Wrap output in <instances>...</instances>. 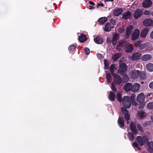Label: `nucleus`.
<instances>
[{
    "instance_id": "obj_31",
    "label": "nucleus",
    "mask_w": 153,
    "mask_h": 153,
    "mask_svg": "<svg viewBox=\"0 0 153 153\" xmlns=\"http://www.w3.org/2000/svg\"><path fill=\"white\" fill-rule=\"evenodd\" d=\"M115 98V94L112 91H110L109 94V99L111 101L114 100Z\"/></svg>"
},
{
    "instance_id": "obj_18",
    "label": "nucleus",
    "mask_w": 153,
    "mask_h": 153,
    "mask_svg": "<svg viewBox=\"0 0 153 153\" xmlns=\"http://www.w3.org/2000/svg\"><path fill=\"white\" fill-rule=\"evenodd\" d=\"M147 145V148L148 151L150 152H153V142L151 141L149 143L148 142Z\"/></svg>"
},
{
    "instance_id": "obj_22",
    "label": "nucleus",
    "mask_w": 153,
    "mask_h": 153,
    "mask_svg": "<svg viewBox=\"0 0 153 153\" xmlns=\"http://www.w3.org/2000/svg\"><path fill=\"white\" fill-rule=\"evenodd\" d=\"M149 29L147 28H145L141 32V36L143 38H145L148 33Z\"/></svg>"
},
{
    "instance_id": "obj_7",
    "label": "nucleus",
    "mask_w": 153,
    "mask_h": 153,
    "mask_svg": "<svg viewBox=\"0 0 153 153\" xmlns=\"http://www.w3.org/2000/svg\"><path fill=\"white\" fill-rule=\"evenodd\" d=\"M152 4V1L151 0H145L142 3L143 7L147 8L151 7Z\"/></svg>"
},
{
    "instance_id": "obj_36",
    "label": "nucleus",
    "mask_w": 153,
    "mask_h": 153,
    "mask_svg": "<svg viewBox=\"0 0 153 153\" xmlns=\"http://www.w3.org/2000/svg\"><path fill=\"white\" fill-rule=\"evenodd\" d=\"M121 56V54L120 53H117L115 54L113 57V59L114 61H116Z\"/></svg>"
},
{
    "instance_id": "obj_13",
    "label": "nucleus",
    "mask_w": 153,
    "mask_h": 153,
    "mask_svg": "<svg viewBox=\"0 0 153 153\" xmlns=\"http://www.w3.org/2000/svg\"><path fill=\"white\" fill-rule=\"evenodd\" d=\"M120 37V35L118 33H115L113 34V39L112 40V42L114 45H115L117 41L118 40Z\"/></svg>"
},
{
    "instance_id": "obj_29",
    "label": "nucleus",
    "mask_w": 153,
    "mask_h": 153,
    "mask_svg": "<svg viewBox=\"0 0 153 153\" xmlns=\"http://www.w3.org/2000/svg\"><path fill=\"white\" fill-rule=\"evenodd\" d=\"M146 68L150 71H153V64L151 63H149L146 65Z\"/></svg>"
},
{
    "instance_id": "obj_10",
    "label": "nucleus",
    "mask_w": 153,
    "mask_h": 153,
    "mask_svg": "<svg viewBox=\"0 0 153 153\" xmlns=\"http://www.w3.org/2000/svg\"><path fill=\"white\" fill-rule=\"evenodd\" d=\"M126 42L124 41H120L116 46V50H118V51H120L124 46L126 45Z\"/></svg>"
},
{
    "instance_id": "obj_54",
    "label": "nucleus",
    "mask_w": 153,
    "mask_h": 153,
    "mask_svg": "<svg viewBox=\"0 0 153 153\" xmlns=\"http://www.w3.org/2000/svg\"><path fill=\"white\" fill-rule=\"evenodd\" d=\"M152 49V47L151 46L149 47L147 49V51H151Z\"/></svg>"
},
{
    "instance_id": "obj_26",
    "label": "nucleus",
    "mask_w": 153,
    "mask_h": 153,
    "mask_svg": "<svg viewBox=\"0 0 153 153\" xmlns=\"http://www.w3.org/2000/svg\"><path fill=\"white\" fill-rule=\"evenodd\" d=\"M152 58V56L150 54H145L141 57V59L143 61H147L150 59Z\"/></svg>"
},
{
    "instance_id": "obj_1",
    "label": "nucleus",
    "mask_w": 153,
    "mask_h": 153,
    "mask_svg": "<svg viewBox=\"0 0 153 153\" xmlns=\"http://www.w3.org/2000/svg\"><path fill=\"white\" fill-rule=\"evenodd\" d=\"M127 70V67L126 65L125 64L122 63L120 65L119 70L118 71V73L123 76L126 81H127L128 80L127 75L125 74Z\"/></svg>"
},
{
    "instance_id": "obj_47",
    "label": "nucleus",
    "mask_w": 153,
    "mask_h": 153,
    "mask_svg": "<svg viewBox=\"0 0 153 153\" xmlns=\"http://www.w3.org/2000/svg\"><path fill=\"white\" fill-rule=\"evenodd\" d=\"M141 42L140 41H137L135 44V45L136 47H140V45H141Z\"/></svg>"
},
{
    "instance_id": "obj_15",
    "label": "nucleus",
    "mask_w": 153,
    "mask_h": 153,
    "mask_svg": "<svg viewBox=\"0 0 153 153\" xmlns=\"http://www.w3.org/2000/svg\"><path fill=\"white\" fill-rule=\"evenodd\" d=\"M137 100L140 103H143L144 101L145 97L144 94L141 93L138 94L137 97Z\"/></svg>"
},
{
    "instance_id": "obj_48",
    "label": "nucleus",
    "mask_w": 153,
    "mask_h": 153,
    "mask_svg": "<svg viewBox=\"0 0 153 153\" xmlns=\"http://www.w3.org/2000/svg\"><path fill=\"white\" fill-rule=\"evenodd\" d=\"M106 78H111V76L110 74L109 73L107 72V71L105 72Z\"/></svg>"
},
{
    "instance_id": "obj_43",
    "label": "nucleus",
    "mask_w": 153,
    "mask_h": 153,
    "mask_svg": "<svg viewBox=\"0 0 153 153\" xmlns=\"http://www.w3.org/2000/svg\"><path fill=\"white\" fill-rule=\"evenodd\" d=\"M144 15H150L151 13L149 11L147 10H145L143 13Z\"/></svg>"
},
{
    "instance_id": "obj_39",
    "label": "nucleus",
    "mask_w": 153,
    "mask_h": 153,
    "mask_svg": "<svg viewBox=\"0 0 153 153\" xmlns=\"http://www.w3.org/2000/svg\"><path fill=\"white\" fill-rule=\"evenodd\" d=\"M104 63L105 67L106 69H107L109 68V65H108V62L107 60L105 59L104 61Z\"/></svg>"
},
{
    "instance_id": "obj_12",
    "label": "nucleus",
    "mask_w": 153,
    "mask_h": 153,
    "mask_svg": "<svg viewBox=\"0 0 153 153\" xmlns=\"http://www.w3.org/2000/svg\"><path fill=\"white\" fill-rule=\"evenodd\" d=\"M141 56L140 53L136 52L133 54V55L130 56V59L132 60H136L140 59Z\"/></svg>"
},
{
    "instance_id": "obj_50",
    "label": "nucleus",
    "mask_w": 153,
    "mask_h": 153,
    "mask_svg": "<svg viewBox=\"0 0 153 153\" xmlns=\"http://www.w3.org/2000/svg\"><path fill=\"white\" fill-rule=\"evenodd\" d=\"M137 127L139 131H143L142 128L139 125H137Z\"/></svg>"
},
{
    "instance_id": "obj_44",
    "label": "nucleus",
    "mask_w": 153,
    "mask_h": 153,
    "mask_svg": "<svg viewBox=\"0 0 153 153\" xmlns=\"http://www.w3.org/2000/svg\"><path fill=\"white\" fill-rule=\"evenodd\" d=\"M85 53L87 55H88L90 53V50L89 48H84Z\"/></svg>"
},
{
    "instance_id": "obj_37",
    "label": "nucleus",
    "mask_w": 153,
    "mask_h": 153,
    "mask_svg": "<svg viewBox=\"0 0 153 153\" xmlns=\"http://www.w3.org/2000/svg\"><path fill=\"white\" fill-rule=\"evenodd\" d=\"M129 138L130 140L132 141L134 140V137L133 134L131 132H129L128 134Z\"/></svg>"
},
{
    "instance_id": "obj_60",
    "label": "nucleus",
    "mask_w": 153,
    "mask_h": 153,
    "mask_svg": "<svg viewBox=\"0 0 153 153\" xmlns=\"http://www.w3.org/2000/svg\"><path fill=\"white\" fill-rule=\"evenodd\" d=\"M89 3L91 5H93L94 4V2L92 1H89Z\"/></svg>"
},
{
    "instance_id": "obj_4",
    "label": "nucleus",
    "mask_w": 153,
    "mask_h": 153,
    "mask_svg": "<svg viewBox=\"0 0 153 153\" xmlns=\"http://www.w3.org/2000/svg\"><path fill=\"white\" fill-rule=\"evenodd\" d=\"M123 106L126 108H129L131 105V97L128 96H125L122 100Z\"/></svg>"
},
{
    "instance_id": "obj_23",
    "label": "nucleus",
    "mask_w": 153,
    "mask_h": 153,
    "mask_svg": "<svg viewBox=\"0 0 153 153\" xmlns=\"http://www.w3.org/2000/svg\"><path fill=\"white\" fill-rule=\"evenodd\" d=\"M146 116V114L143 111H140L137 114V117L140 119L144 118Z\"/></svg>"
},
{
    "instance_id": "obj_19",
    "label": "nucleus",
    "mask_w": 153,
    "mask_h": 153,
    "mask_svg": "<svg viewBox=\"0 0 153 153\" xmlns=\"http://www.w3.org/2000/svg\"><path fill=\"white\" fill-rule=\"evenodd\" d=\"M130 128L132 132L134 134H137V131L136 129V126L134 122H131L130 125Z\"/></svg>"
},
{
    "instance_id": "obj_6",
    "label": "nucleus",
    "mask_w": 153,
    "mask_h": 153,
    "mask_svg": "<svg viewBox=\"0 0 153 153\" xmlns=\"http://www.w3.org/2000/svg\"><path fill=\"white\" fill-rule=\"evenodd\" d=\"M134 29V27L132 25H130L127 27L126 30V37L127 38L130 36Z\"/></svg>"
},
{
    "instance_id": "obj_33",
    "label": "nucleus",
    "mask_w": 153,
    "mask_h": 153,
    "mask_svg": "<svg viewBox=\"0 0 153 153\" xmlns=\"http://www.w3.org/2000/svg\"><path fill=\"white\" fill-rule=\"evenodd\" d=\"M149 44L150 43L149 42H146L143 44H141L140 45V49H143L149 46Z\"/></svg>"
},
{
    "instance_id": "obj_16",
    "label": "nucleus",
    "mask_w": 153,
    "mask_h": 153,
    "mask_svg": "<svg viewBox=\"0 0 153 153\" xmlns=\"http://www.w3.org/2000/svg\"><path fill=\"white\" fill-rule=\"evenodd\" d=\"M122 112L125 114V119L127 121H128L130 119V116L128 114V111L123 108H121ZM127 123H128L129 122L127 121Z\"/></svg>"
},
{
    "instance_id": "obj_45",
    "label": "nucleus",
    "mask_w": 153,
    "mask_h": 153,
    "mask_svg": "<svg viewBox=\"0 0 153 153\" xmlns=\"http://www.w3.org/2000/svg\"><path fill=\"white\" fill-rule=\"evenodd\" d=\"M124 28L123 27H120L118 29L119 32L120 33H122L124 32Z\"/></svg>"
},
{
    "instance_id": "obj_21",
    "label": "nucleus",
    "mask_w": 153,
    "mask_h": 153,
    "mask_svg": "<svg viewBox=\"0 0 153 153\" xmlns=\"http://www.w3.org/2000/svg\"><path fill=\"white\" fill-rule=\"evenodd\" d=\"M123 12V9L121 8H118L114 10L113 11V14L115 16H117L121 14Z\"/></svg>"
},
{
    "instance_id": "obj_58",
    "label": "nucleus",
    "mask_w": 153,
    "mask_h": 153,
    "mask_svg": "<svg viewBox=\"0 0 153 153\" xmlns=\"http://www.w3.org/2000/svg\"><path fill=\"white\" fill-rule=\"evenodd\" d=\"M98 5L99 6L103 7V5L102 4H98Z\"/></svg>"
},
{
    "instance_id": "obj_52",
    "label": "nucleus",
    "mask_w": 153,
    "mask_h": 153,
    "mask_svg": "<svg viewBox=\"0 0 153 153\" xmlns=\"http://www.w3.org/2000/svg\"><path fill=\"white\" fill-rule=\"evenodd\" d=\"M149 87L153 89V81L150 83Z\"/></svg>"
},
{
    "instance_id": "obj_25",
    "label": "nucleus",
    "mask_w": 153,
    "mask_h": 153,
    "mask_svg": "<svg viewBox=\"0 0 153 153\" xmlns=\"http://www.w3.org/2000/svg\"><path fill=\"white\" fill-rule=\"evenodd\" d=\"M107 20L106 17H102L99 18L97 21L100 24L103 25L107 21Z\"/></svg>"
},
{
    "instance_id": "obj_57",
    "label": "nucleus",
    "mask_w": 153,
    "mask_h": 153,
    "mask_svg": "<svg viewBox=\"0 0 153 153\" xmlns=\"http://www.w3.org/2000/svg\"><path fill=\"white\" fill-rule=\"evenodd\" d=\"M107 42L110 43L111 42V40L109 39V38H107Z\"/></svg>"
},
{
    "instance_id": "obj_5",
    "label": "nucleus",
    "mask_w": 153,
    "mask_h": 153,
    "mask_svg": "<svg viewBox=\"0 0 153 153\" xmlns=\"http://www.w3.org/2000/svg\"><path fill=\"white\" fill-rule=\"evenodd\" d=\"M140 30L138 29H135L131 36V39L133 41L137 39L140 35Z\"/></svg>"
},
{
    "instance_id": "obj_51",
    "label": "nucleus",
    "mask_w": 153,
    "mask_h": 153,
    "mask_svg": "<svg viewBox=\"0 0 153 153\" xmlns=\"http://www.w3.org/2000/svg\"><path fill=\"white\" fill-rule=\"evenodd\" d=\"M107 82L108 83H110L111 81V78H106Z\"/></svg>"
},
{
    "instance_id": "obj_35",
    "label": "nucleus",
    "mask_w": 153,
    "mask_h": 153,
    "mask_svg": "<svg viewBox=\"0 0 153 153\" xmlns=\"http://www.w3.org/2000/svg\"><path fill=\"white\" fill-rule=\"evenodd\" d=\"M122 94L121 93H119L117 94V98L118 100L121 102L122 101L123 99H121Z\"/></svg>"
},
{
    "instance_id": "obj_20",
    "label": "nucleus",
    "mask_w": 153,
    "mask_h": 153,
    "mask_svg": "<svg viewBox=\"0 0 153 153\" xmlns=\"http://www.w3.org/2000/svg\"><path fill=\"white\" fill-rule=\"evenodd\" d=\"M133 49V45L130 44H128L125 48V51L126 52H130Z\"/></svg>"
},
{
    "instance_id": "obj_9",
    "label": "nucleus",
    "mask_w": 153,
    "mask_h": 153,
    "mask_svg": "<svg viewBox=\"0 0 153 153\" xmlns=\"http://www.w3.org/2000/svg\"><path fill=\"white\" fill-rule=\"evenodd\" d=\"M143 11L140 9L136 10L134 14V17L135 19H137L140 17L142 15Z\"/></svg>"
},
{
    "instance_id": "obj_61",
    "label": "nucleus",
    "mask_w": 153,
    "mask_h": 153,
    "mask_svg": "<svg viewBox=\"0 0 153 153\" xmlns=\"http://www.w3.org/2000/svg\"><path fill=\"white\" fill-rule=\"evenodd\" d=\"M152 94V93H149L148 94H147V96L148 97V96H151V94Z\"/></svg>"
},
{
    "instance_id": "obj_32",
    "label": "nucleus",
    "mask_w": 153,
    "mask_h": 153,
    "mask_svg": "<svg viewBox=\"0 0 153 153\" xmlns=\"http://www.w3.org/2000/svg\"><path fill=\"white\" fill-rule=\"evenodd\" d=\"M111 30V27L110 24L109 23H107L105 26L104 30L106 32H108L110 31Z\"/></svg>"
},
{
    "instance_id": "obj_49",
    "label": "nucleus",
    "mask_w": 153,
    "mask_h": 153,
    "mask_svg": "<svg viewBox=\"0 0 153 153\" xmlns=\"http://www.w3.org/2000/svg\"><path fill=\"white\" fill-rule=\"evenodd\" d=\"M111 23L112 24L114 25H115V23H116V21L115 20L112 19H111Z\"/></svg>"
},
{
    "instance_id": "obj_64",
    "label": "nucleus",
    "mask_w": 153,
    "mask_h": 153,
    "mask_svg": "<svg viewBox=\"0 0 153 153\" xmlns=\"http://www.w3.org/2000/svg\"><path fill=\"white\" fill-rule=\"evenodd\" d=\"M113 27H112V28H113Z\"/></svg>"
},
{
    "instance_id": "obj_40",
    "label": "nucleus",
    "mask_w": 153,
    "mask_h": 153,
    "mask_svg": "<svg viewBox=\"0 0 153 153\" xmlns=\"http://www.w3.org/2000/svg\"><path fill=\"white\" fill-rule=\"evenodd\" d=\"M134 94H133L132 96L131 97V102H132V104L134 105H136V102H134Z\"/></svg>"
},
{
    "instance_id": "obj_14",
    "label": "nucleus",
    "mask_w": 153,
    "mask_h": 153,
    "mask_svg": "<svg viewBox=\"0 0 153 153\" xmlns=\"http://www.w3.org/2000/svg\"><path fill=\"white\" fill-rule=\"evenodd\" d=\"M140 85L137 83H134L132 85L131 91L133 92H137L140 89Z\"/></svg>"
},
{
    "instance_id": "obj_11",
    "label": "nucleus",
    "mask_w": 153,
    "mask_h": 153,
    "mask_svg": "<svg viewBox=\"0 0 153 153\" xmlns=\"http://www.w3.org/2000/svg\"><path fill=\"white\" fill-rule=\"evenodd\" d=\"M143 25L144 26L147 27L153 25V21L150 19L145 20L143 22Z\"/></svg>"
},
{
    "instance_id": "obj_42",
    "label": "nucleus",
    "mask_w": 153,
    "mask_h": 153,
    "mask_svg": "<svg viewBox=\"0 0 153 153\" xmlns=\"http://www.w3.org/2000/svg\"><path fill=\"white\" fill-rule=\"evenodd\" d=\"M132 145L133 147L137 148V149L139 150L140 149V148L138 144L136 142L133 143H132Z\"/></svg>"
},
{
    "instance_id": "obj_8",
    "label": "nucleus",
    "mask_w": 153,
    "mask_h": 153,
    "mask_svg": "<svg viewBox=\"0 0 153 153\" xmlns=\"http://www.w3.org/2000/svg\"><path fill=\"white\" fill-rule=\"evenodd\" d=\"M112 76L114 77V81L118 84H119L122 82V80L120 76L118 75L113 74Z\"/></svg>"
},
{
    "instance_id": "obj_30",
    "label": "nucleus",
    "mask_w": 153,
    "mask_h": 153,
    "mask_svg": "<svg viewBox=\"0 0 153 153\" xmlns=\"http://www.w3.org/2000/svg\"><path fill=\"white\" fill-rule=\"evenodd\" d=\"M79 39L80 42H83L86 40L87 38L85 35L82 34L79 37Z\"/></svg>"
},
{
    "instance_id": "obj_34",
    "label": "nucleus",
    "mask_w": 153,
    "mask_h": 153,
    "mask_svg": "<svg viewBox=\"0 0 153 153\" xmlns=\"http://www.w3.org/2000/svg\"><path fill=\"white\" fill-rule=\"evenodd\" d=\"M115 70H116V69L114 65H111L110 67V70L112 75H113V74H115L114 73Z\"/></svg>"
},
{
    "instance_id": "obj_56",
    "label": "nucleus",
    "mask_w": 153,
    "mask_h": 153,
    "mask_svg": "<svg viewBox=\"0 0 153 153\" xmlns=\"http://www.w3.org/2000/svg\"><path fill=\"white\" fill-rule=\"evenodd\" d=\"M89 8L90 10H92L94 8V7L92 6H90L89 7Z\"/></svg>"
},
{
    "instance_id": "obj_59",
    "label": "nucleus",
    "mask_w": 153,
    "mask_h": 153,
    "mask_svg": "<svg viewBox=\"0 0 153 153\" xmlns=\"http://www.w3.org/2000/svg\"><path fill=\"white\" fill-rule=\"evenodd\" d=\"M114 0H105V1H113Z\"/></svg>"
},
{
    "instance_id": "obj_24",
    "label": "nucleus",
    "mask_w": 153,
    "mask_h": 153,
    "mask_svg": "<svg viewBox=\"0 0 153 153\" xmlns=\"http://www.w3.org/2000/svg\"><path fill=\"white\" fill-rule=\"evenodd\" d=\"M132 84L128 83L126 84L124 86V89L126 91H128L130 90L131 91Z\"/></svg>"
},
{
    "instance_id": "obj_63",
    "label": "nucleus",
    "mask_w": 153,
    "mask_h": 153,
    "mask_svg": "<svg viewBox=\"0 0 153 153\" xmlns=\"http://www.w3.org/2000/svg\"><path fill=\"white\" fill-rule=\"evenodd\" d=\"M152 16H153V11L152 13Z\"/></svg>"
},
{
    "instance_id": "obj_27",
    "label": "nucleus",
    "mask_w": 153,
    "mask_h": 153,
    "mask_svg": "<svg viewBox=\"0 0 153 153\" xmlns=\"http://www.w3.org/2000/svg\"><path fill=\"white\" fill-rule=\"evenodd\" d=\"M118 125L120 127L122 128L124 126L123 119L121 117H119L118 121Z\"/></svg>"
},
{
    "instance_id": "obj_62",
    "label": "nucleus",
    "mask_w": 153,
    "mask_h": 153,
    "mask_svg": "<svg viewBox=\"0 0 153 153\" xmlns=\"http://www.w3.org/2000/svg\"><path fill=\"white\" fill-rule=\"evenodd\" d=\"M144 105H141V108H142L144 107Z\"/></svg>"
},
{
    "instance_id": "obj_46",
    "label": "nucleus",
    "mask_w": 153,
    "mask_h": 153,
    "mask_svg": "<svg viewBox=\"0 0 153 153\" xmlns=\"http://www.w3.org/2000/svg\"><path fill=\"white\" fill-rule=\"evenodd\" d=\"M114 85V84L112 83L111 84V88L112 90L113 91H115L116 89Z\"/></svg>"
},
{
    "instance_id": "obj_3",
    "label": "nucleus",
    "mask_w": 153,
    "mask_h": 153,
    "mask_svg": "<svg viewBox=\"0 0 153 153\" xmlns=\"http://www.w3.org/2000/svg\"><path fill=\"white\" fill-rule=\"evenodd\" d=\"M136 140L140 146H143L144 143H148L149 141L148 137L146 135H144L143 137L140 136H137Z\"/></svg>"
},
{
    "instance_id": "obj_38",
    "label": "nucleus",
    "mask_w": 153,
    "mask_h": 153,
    "mask_svg": "<svg viewBox=\"0 0 153 153\" xmlns=\"http://www.w3.org/2000/svg\"><path fill=\"white\" fill-rule=\"evenodd\" d=\"M147 107L148 109H152L153 108V102L148 103L147 105Z\"/></svg>"
},
{
    "instance_id": "obj_2",
    "label": "nucleus",
    "mask_w": 153,
    "mask_h": 153,
    "mask_svg": "<svg viewBox=\"0 0 153 153\" xmlns=\"http://www.w3.org/2000/svg\"><path fill=\"white\" fill-rule=\"evenodd\" d=\"M131 76L134 79H136L138 77L143 79L145 77V74L143 72L135 70L133 71L131 73Z\"/></svg>"
},
{
    "instance_id": "obj_17",
    "label": "nucleus",
    "mask_w": 153,
    "mask_h": 153,
    "mask_svg": "<svg viewBox=\"0 0 153 153\" xmlns=\"http://www.w3.org/2000/svg\"><path fill=\"white\" fill-rule=\"evenodd\" d=\"M131 17V13L129 11H127L123 14V18L125 19H130Z\"/></svg>"
},
{
    "instance_id": "obj_28",
    "label": "nucleus",
    "mask_w": 153,
    "mask_h": 153,
    "mask_svg": "<svg viewBox=\"0 0 153 153\" xmlns=\"http://www.w3.org/2000/svg\"><path fill=\"white\" fill-rule=\"evenodd\" d=\"M94 40L96 43L98 44H100L103 43L102 39L100 36H97L96 38H94Z\"/></svg>"
},
{
    "instance_id": "obj_55",
    "label": "nucleus",
    "mask_w": 153,
    "mask_h": 153,
    "mask_svg": "<svg viewBox=\"0 0 153 153\" xmlns=\"http://www.w3.org/2000/svg\"><path fill=\"white\" fill-rule=\"evenodd\" d=\"M150 37L153 39V30L151 32L150 34Z\"/></svg>"
},
{
    "instance_id": "obj_41",
    "label": "nucleus",
    "mask_w": 153,
    "mask_h": 153,
    "mask_svg": "<svg viewBox=\"0 0 153 153\" xmlns=\"http://www.w3.org/2000/svg\"><path fill=\"white\" fill-rule=\"evenodd\" d=\"M76 47L74 45H72L69 47V50L70 51H73L76 48Z\"/></svg>"
},
{
    "instance_id": "obj_53",
    "label": "nucleus",
    "mask_w": 153,
    "mask_h": 153,
    "mask_svg": "<svg viewBox=\"0 0 153 153\" xmlns=\"http://www.w3.org/2000/svg\"><path fill=\"white\" fill-rule=\"evenodd\" d=\"M97 56L99 59H101L102 57V55L100 54H97Z\"/></svg>"
}]
</instances>
